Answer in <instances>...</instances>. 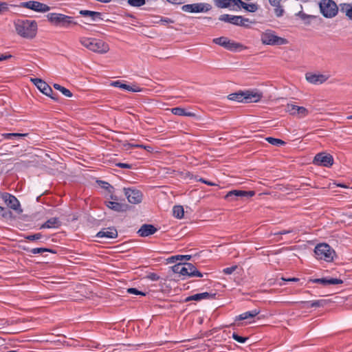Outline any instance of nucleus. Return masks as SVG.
Instances as JSON below:
<instances>
[{"label":"nucleus","instance_id":"f257e3e1","mask_svg":"<svg viewBox=\"0 0 352 352\" xmlns=\"http://www.w3.org/2000/svg\"><path fill=\"white\" fill-rule=\"evenodd\" d=\"M14 25L16 33L23 38L32 39L36 35L38 26L35 21L17 19Z\"/></svg>","mask_w":352,"mask_h":352},{"label":"nucleus","instance_id":"f03ea898","mask_svg":"<svg viewBox=\"0 0 352 352\" xmlns=\"http://www.w3.org/2000/svg\"><path fill=\"white\" fill-rule=\"evenodd\" d=\"M79 41L85 47L96 53L105 54L109 50V45L98 38L81 37Z\"/></svg>","mask_w":352,"mask_h":352},{"label":"nucleus","instance_id":"7ed1b4c3","mask_svg":"<svg viewBox=\"0 0 352 352\" xmlns=\"http://www.w3.org/2000/svg\"><path fill=\"white\" fill-rule=\"evenodd\" d=\"M48 21L55 26L68 28L77 23L73 21V17L61 13L51 12L47 14Z\"/></svg>","mask_w":352,"mask_h":352},{"label":"nucleus","instance_id":"20e7f679","mask_svg":"<svg viewBox=\"0 0 352 352\" xmlns=\"http://www.w3.org/2000/svg\"><path fill=\"white\" fill-rule=\"evenodd\" d=\"M172 270L175 274L189 277H202L203 274L197 270L196 267L190 263H177L172 267Z\"/></svg>","mask_w":352,"mask_h":352},{"label":"nucleus","instance_id":"39448f33","mask_svg":"<svg viewBox=\"0 0 352 352\" xmlns=\"http://www.w3.org/2000/svg\"><path fill=\"white\" fill-rule=\"evenodd\" d=\"M261 41L263 44L267 45H283L288 43V41L277 36L272 30H267L262 32Z\"/></svg>","mask_w":352,"mask_h":352},{"label":"nucleus","instance_id":"423d86ee","mask_svg":"<svg viewBox=\"0 0 352 352\" xmlns=\"http://www.w3.org/2000/svg\"><path fill=\"white\" fill-rule=\"evenodd\" d=\"M314 253L319 260L331 261L333 258L334 251L327 243H320L315 247Z\"/></svg>","mask_w":352,"mask_h":352},{"label":"nucleus","instance_id":"0eeeda50","mask_svg":"<svg viewBox=\"0 0 352 352\" xmlns=\"http://www.w3.org/2000/svg\"><path fill=\"white\" fill-rule=\"evenodd\" d=\"M320 9L324 16L332 18L335 16L339 10V6L332 0H322L320 3Z\"/></svg>","mask_w":352,"mask_h":352},{"label":"nucleus","instance_id":"6e6552de","mask_svg":"<svg viewBox=\"0 0 352 352\" xmlns=\"http://www.w3.org/2000/svg\"><path fill=\"white\" fill-rule=\"evenodd\" d=\"M213 43L230 51H241L245 48L242 44L234 42L224 36L214 38Z\"/></svg>","mask_w":352,"mask_h":352},{"label":"nucleus","instance_id":"1a4fd4ad","mask_svg":"<svg viewBox=\"0 0 352 352\" xmlns=\"http://www.w3.org/2000/svg\"><path fill=\"white\" fill-rule=\"evenodd\" d=\"M219 20L241 27H248V23H250V19L248 18L228 14H221L219 17Z\"/></svg>","mask_w":352,"mask_h":352},{"label":"nucleus","instance_id":"9d476101","mask_svg":"<svg viewBox=\"0 0 352 352\" xmlns=\"http://www.w3.org/2000/svg\"><path fill=\"white\" fill-rule=\"evenodd\" d=\"M254 195L255 191L254 190H232L225 195V199L228 201H235L244 198H250Z\"/></svg>","mask_w":352,"mask_h":352},{"label":"nucleus","instance_id":"9b49d317","mask_svg":"<svg viewBox=\"0 0 352 352\" xmlns=\"http://www.w3.org/2000/svg\"><path fill=\"white\" fill-rule=\"evenodd\" d=\"M212 6L208 3H198L186 4L182 6V10L189 13L204 12L210 10Z\"/></svg>","mask_w":352,"mask_h":352},{"label":"nucleus","instance_id":"f8f14e48","mask_svg":"<svg viewBox=\"0 0 352 352\" xmlns=\"http://www.w3.org/2000/svg\"><path fill=\"white\" fill-rule=\"evenodd\" d=\"M123 190L129 203L138 204L142 201L143 195L140 190L133 188H124Z\"/></svg>","mask_w":352,"mask_h":352},{"label":"nucleus","instance_id":"ddd939ff","mask_svg":"<svg viewBox=\"0 0 352 352\" xmlns=\"http://www.w3.org/2000/svg\"><path fill=\"white\" fill-rule=\"evenodd\" d=\"M19 6L21 8L32 10L35 12L43 13L48 12L50 10V7L47 5L36 1L21 2Z\"/></svg>","mask_w":352,"mask_h":352},{"label":"nucleus","instance_id":"4468645a","mask_svg":"<svg viewBox=\"0 0 352 352\" xmlns=\"http://www.w3.org/2000/svg\"><path fill=\"white\" fill-rule=\"evenodd\" d=\"M314 164L317 166L331 167L333 164V157L331 154L319 153L314 157Z\"/></svg>","mask_w":352,"mask_h":352},{"label":"nucleus","instance_id":"2eb2a0df","mask_svg":"<svg viewBox=\"0 0 352 352\" xmlns=\"http://www.w3.org/2000/svg\"><path fill=\"white\" fill-rule=\"evenodd\" d=\"M31 81L43 94L50 97L54 100H57V97L53 96L52 89L45 81L37 78H31Z\"/></svg>","mask_w":352,"mask_h":352},{"label":"nucleus","instance_id":"dca6fc26","mask_svg":"<svg viewBox=\"0 0 352 352\" xmlns=\"http://www.w3.org/2000/svg\"><path fill=\"white\" fill-rule=\"evenodd\" d=\"M286 112L299 118H303L309 114V111L304 107L297 106L294 104H287L285 107Z\"/></svg>","mask_w":352,"mask_h":352},{"label":"nucleus","instance_id":"f3484780","mask_svg":"<svg viewBox=\"0 0 352 352\" xmlns=\"http://www.w3.org/2000/svg\"><path fill=\"white\" fill-rule=\"evenodd\" d=\"M244 102H257L263 98V94L256 90H246L244 91Z\"/></svg>","mask_w":352,"mask_h":352},{"label":"nucleus","instance_id":"a211bd4d","mask_svg":"<svg viewBox=\"0 0 352 352\" xmlns=\"http://www.w3.org/2000/svg\"><path fill=\"white\" fill-rule=\"evenodd\" d=\"M309 283H319L324 286L329 285H339L343 283V280L336 278H309Z\"/></svg>","mask_w":352,"mask_h":352},{"label":"nucleus","instance_id":"6ab92c4d","mask_svg":"<svg viewBox=\"0 0 352 352\" xmlns=\"http://www.w3.org/2000/svg\"><path fill=\"white\" fill-rule=\"evenodd\" d=\"M306 80L314 85H320L327 81L329 78V76L321 74H306Z\"/></svg>","mask_w":352,"mask_h":352},{"label":"nucleus","instance_id":"aec40b11","mask_svg":"<svg viewBox=\"0 0 352 352\" xmlns=\"http://www.w3.org/2000/svg\"><path fill=\"white\" fill-rule=\"evenodd\" d=\"M2 198L7 206L10 208L14 210H18L19 209L20 203L14 195L6 192L2 195Z\"/></svg>","mask_w":352,"mask_h":352},{"label":"nucleus","instance_id":"412c9836","mask_svg":"<svg viewBox=\"0 0 352 352\" xmlns=\"http://www.w3.org/2000/svg\"><path fill=\"white\" fill-rule=\"evenodd\" d=\"M96 236L98 238L115 239L118 236V232L114 228H107L98 232Z\"/></svg>","mask_w":352,"mask_h":352},{"label":"nucleus","instance_id":"4be33fe9","mask_svg":"<svg viewBox=\"0 0 352 352\" xmlns=\"http://www.w3.org/2000/svg\"><path fill=\"white\" fill-rule=\"evenodd\" d=\"M157 230V228L151 224H144L138 231V234L142 237H146L155 234Z\"/></svg>","mask_w":352,"mask_h":352},{"label":"nucleus","instance_id":"5701e85b","mask_svg":"<svg viewBox=\"0 0 352 352\" xmlns=\"http://www.w3.org/2000/svg\"><path fill=\"white\" fill-rule=\"evenodd\" d=\"M111 85L112 86H113V87H119L120 89H125V90H127V91H132V92H140V91H141V88H140L139 87H138V86L131 87V86H130L129 85L123 83L120 80L113 81V82H111Z\"/></svg>","mask_w":352,"mask_h":352},{"label":"nucleus","instance_id":"b1692460","mask_svg":"<svg viewBox=\"0 0 352 352\" xmlns=\"http://www.w3.org/2000/svg\"><path fill=\"white\" fill-rule=\"evenodd\" d=\"M106 206L116 211V212H124L126 210V205L125 204H122L121 203H119V202H117V201H106Z\"/></svg>","mask_w":352,"mask_h":352},{"label":"nucleus","instance_id":"393cba45","mask_svg":"<svg viewBox=\"0 0 352 352\" xmlns=\"http://www.w3.org/2000/svg\"><path fill=\"white\" fill-rule=\"evenodd\" d=\"M79 14L83 16L90 17L92 21H96L98 19H102V14L99 12L81 10L79 12Z\"/></svg>","mask_w":352,"mask_h":352},{"label":"nucleus","instance_id":"a878e982","mask_svg":"<svg viewBox=\"0 0 352 352\" xmlns=\"http://www.w3.org/2000/svg\"><path fill=\"white\" fill-rule=\"evenodd\" d=\"M173 114L179 116L195 117L196 114L193 112L187 111L185 109L182 107H174L170 109Z\"/></svg>","mask_w":352,"mask_h":352},{"label":"nucleus","instance_id":"bb28decb","mask_svg":"<svg viewBox=\"0 0 352 352\" xmlns=\"http://www.w3.org/2000/svg\"><path fill=\"white\" fill-rule=\"evenodd\" d=\"M60 221L57 217H52L48 219L46 222L42 224L40 227L41 229L45 228H56L60 226Z\"/></svg>","mask_w":352,"mask_h":352},{"label":"nucleus","instance_id":"cd10ccee","mask_svg":"<svg viewBox=\"0 0 352 352\" xmlns=\"http://www.w3.org/2000/svg\"><path fill=\"white\" fill-rule=\"evenodd\" d=\"M342 14H345L349 19L352 20V4L351 3H340L339 10Z\"/></svg>","mask_w":352,"mask_h":352},{"label":"nucleus","instance_id":"c85d7f7f","mask_svg":"<svg viewBox=\"0 0 352 352\" xmlns=\"http://www.w3.org/2000/svg\"><path fill=\"white\" fill-rule=\"evenodd\" d=\"M259 313L260 311L256 309L252 311H246L237 316L236 317L235 320H244L249 318H253L255 316H256Z\"/></svg>","mask_w":352,"mask_h":352},{"label":"nucleus","instance_id":"c756f323","mask_svg":"<svg viewBox=\"0 0 352 352\" xmlns=\"http://www.w3.org/2000/svg\"><path fill=\"white\" fill-rule=\"evenodd\" d=\"M236 1L238 3V6H241L248 12H254L258 10V6L255 3H247L241 0H236Z\"/></svg>","mask_w":352,"mask_h":352},{"label":"nucleus","instance_id":"7c9ffc66","mask_svg":"<svg viewBox=\"0 0 352 352\" xmlns=\"http://www.w3.org/2000/svg\"><path fill=\"white\" fill-rule=\"evenodd\" d=\"M244 91L230 94L228 96V98L230 100L236 101L239 102H244Z\"/></svg>","mask_w":352,"mask_h":352},{"label":"nucleus","instance_id":"2f4dec72","mask_svg":"<svg viewBox=\"0 0 352 352\" xmlns=\"http://www.w3.org/2000/svg\"><path fill=\"white\" fill-rule=\"evenodd\" d=\"M1 135L6 140H11L13 138H19L26 137L28 135V133H2Z\"/></svg>","mask_w":352,"mask_h":352},{"label":"nucleus","instance_id":"473e14b6","mask_svg":"<svg viewBox=\"0 0 352 352\" xmlns=\"http://www.w3.org/2000/svg\"><path fill=\"white\" fill-rule=\"evenodd\" d=\"M173 216L177 219H182L184 217V211L182 206H175L173 208Z\"/></svg>","mask_w":352,"mask_h":352},{"label":"nucleus","instance_id":"72a5a7b5","mask_svg":"<svg viewBox=\"0 0 352 352\" xmlns=\"http://www.w3.org/2000/svg\"><path fill=\"white\" fill-rule=\"evenodd\" d=\"M215 4L219 8H228L231 2H234L236 5L238 4L236 0H214Z\"/></svg>","mask_w":352,"mask_h":352},{"label":"nucleus","instance_id":"f704fd0d","mask_svg":"<svg viewBox=\"0 0 352 352\" xmlns=\"http://www.w3.org/2000/svg\"><path fill=\"white\" fill-rule=\"evenodd\" d=\"M301 304H307L309 307H319L324 305V300H310V301H301Z\"/></svg>","mask_w":352,"mask_h":352},{"label":"nucleus","instance_id":"c9c22d12","mask_svg":"<svg viewBox=\"0 0 352 352\" xmlns=\"http://www.w3.org/2000/svg\"><path fill=\"white\" fill-rule=\"evenodd\" d=\"M54 87L55 89L60 91L65 96H67V97L72 96V94L69 89H67V88H65L58 84H54Z\"/></svg>","mask_w":352,"mask_h":352},{"label":"nucleus","instance_id":"e433bc0d","mask_svg":"<svg viewBox=\"0 0 352 352\" xmlns=\"http://www.w3.org/2000/svg\"><path fill=\"white\" fill-rule=\"evenodd\" d=\"M30 253L32 254H42L43 252H52L55 253L54 251H53L51 249L45 248H32L29 250Z\"/></svg>","mask_w":352,"mask_h":352},{"label":"nucleus","instance_id":"4c0bfd02","mask_svg":"<svg viewBox=\"0 0 352 352\" xmlns=\"http://www.w3.org/2000/svg\"><path fill=\"white\" fill-rule=\"evenodd\" d=\"M266 140L267 141L268 143H270L272 145H274V146H282V145L285 144V142L284 141H283L282 140L272 138V137L266 138Z\"/></svg>","mask_w":352,"mask_h":352},{"label":"nucleus","instance_id":"58836bf2","mask_svg":"<svg viewBox=\"0 0 352 352\" xmlns=\"http://www.w3.org/2000/svg\"><path fill=\"white\" fill-rule=\"evenodd\" d=\"M214 294H211L208 292H203L199 294H194V298H195L196 301L201 300L202 299L209 298L210 297L213 296Z\"/></svg>","mask_w":352,"mask_h":352},{"label":"nucleus","instance_id":"ea45409f","mask_svg":"<svg viewBox=\"0 0 352 352\" xmlns=\"http://www.w3.org/2000/svg\"><path fill=\"white\" fill-rule=\"evenodd\" d=\"M128 3L133 7H140L146 3L145 0H128Z\"/></svg>","mask_w":352,"mask_h":352},{"label":"nucleus","instance_id":"a19ab883","mask_svg":"<svg viewBox=\"0 0 352 352\" xmlns=\"http://www.w3.org/2000/svg\"><path fill=\"white\" fill-rule=\"evenodd\" d=\"M232 338L239 343H245L248 339V338L240 336L236 333H232Z\"/></svg>","mask_w":352,"mask_h":352},{"label":"nucleus","instance_id":"79ce46f5","mask_svg":"<svg viewBox=\"0 0 352 352\" xmlns=\"http://www.w3.org/2000/svg\"><path fill=\"white\" fill-rule=\"evenodd\" d=\"M42 236L43 235L41 233H36L34 234H30V235L25 236V239L28 241H32L41 239L42 238Z\"/></svg>","mask_w":352,"mask_h":352},{"label":"nucleus","instance_id":"37998d69","mask_svg":"<svg viewBox=\"0 0 352 352\" xmlns=\"http://www.w3.org/2000/svg\"><path fill=\"white\" fill-rule=\"evenodd\" d=\"M127 292L129 294H135V295H142V296H145V294L138 290L136 288H129L127 289Z\"/></svg>","mask_w":352,"mask_h":352},{"label":"nucleus","instance_id":"c03bdc74","mask_svg":"<svg viewBox=\"0 0 352 352\" xmlns=\"http://www.w3.org/2000/svg\"><path fill=\"white\" fill-rule=\"evenodd\" d=\"M236 268H237V266H236V265L231 266L229 267L224 268L223 270V272L226 274H232L236 270Z\"/></svg>","mask_w":352,"mask_h":352},{"label":"nucleus","instance_id":"a18cd8bd","mask_svg":"<svg viewBox=\"0 0 352 352\" xmlns=\"http://www.w3.org/2000/svg\"><path fill=\"white\" fill-rule=\"evenodd\" d=\"M160 22L164 25H166L168 24H171L174 23V21L170 18L167 17H162Z\"/></svg>","mask_w":352,"mask_h":352},{"label":"nucleus","instance_id":"49530a36","mask_svg":"<svg viewBox=\"0 0 352 352\" xmlns=\"http://www.w3.org/2000/svg\"><path fill=\"white\" fill-rule=\"evenodd\" d=\"M146 278L152 281H157L160 279V276L155 273H149Z\"/></svg>","mask_w":352,"mask_h":352},{"label":"nucleus","instance_id":"de8ad7c7","mask_svg":"<svg viewBox=\"0 0 352 352\" xmlns=\"http://www.w3.org/2000/svg\"><path fill=\"white\" fill-rule=\"evenodd\" d=\"M274 12L276 16H281L283 14V9L280 7V5L278 6H274Z\"/></svg>","mask_w":352,"mask_h":352},{"label":"nucleus","instance_id":"09e8293b","mask_svg":"<svg viewBox=\"0 0 352 352\" xmlns=\"http://www.w3.org/2000/svg\"><path fill=\"white\" fill-rule=\"evenodd\" d=\"M196 180L198 181V182H200L201 183H204V184H206L208 186H216L217 184L215 183H213L212 182H210V181H208L202 177H200V178H197L196 177Z\"/></svg>","mask_w":352,"mask_h":352},{"label":"nucleus","instance_id":"8fccbe9b","mask_svg":"<svg viewBox=\"0 0 352 352\" xmlns=\"http://www.w3.org/2000/svg\"><path fill=\"white\" fill-rule=\"evenodd\" d=\"M8 10V5L6 2L0 1V14Z\"/></svg>","mask_w":352,"mask_h":352},{"label":"nucleus","instance_id":"3c124183","mask_svg":"<svg viewBox=\"0 0 352 352\" xmlns=\"http://www.w3.org/2000/svg\"><path fill=\"white\" fill-rule=\"evenodd\" d=\"M131 146L133 148H143L148 151H150L152 149L151 146L143 144H131Z\"/></svg>","mask_w":352,"mask_h":352},{"label":"nucleus","instance_id":"603ef678","mask_svg":"<svg viewBox=\"0 0 352 352\" xmlns=\"http://www.w3.org/2000/svg\"><path fill=\"white\" fill-rule=\"evenodd\" d=\"M116 166L118 167H120V168H128V169H130L132 168V165L130 164H126V163H118L116 164Z\"/></svg>","mask_w":352,"mask_h":352},{"label":"nucleus","instance_id":"864d4df0","mask_svg":"<svg viewBox=\"0 0 352 352\" xmlns=\"http://www.w3.org/2000/svg\"><path fill=\"white\" fill-rule=\"evenodd\" d=\"M169 263H175L177 261H181L180 255H175L170 257L168 259Z\"/></svg>","mask_w":352,"mask_h":352},{"label":"nucleus","instance_id":"5fc2aeb1","mask_svg":"<svg viewBox=\"0 0 352 352\" xmlns=\"http://www.w3.org/2000/svg\"><path fill=\"white\" fill-rule=\"evenodd\" d=\"M282 0H269V2L272 6H278L280 4Z\"/></svg>","mask_w":352,"mask_h":352},{"label":"nucleus","instance_id":"6e6d98bb","mask_svg":"<svg viewBox=\"0 0 352 352\" xmlns=\"http://www.w3.org/2000/svg\"><path fill=\"white\" fill-rule=\"evenodd\" d=\"M0 215L3 217H6L8 216V212H6V209L0 206Z\"/></svg>","mask_w":352,"mask_h":352},{"label":"nucleus","instance_id":"4d7b16f0","mask_svg":"<svg viewBox=\"0 0 352 352\" xmlns=\"http://www.w3.org/2000/svg\"><path fill=\"white\" fill-rule=\"evenodd\" d=\"M103 184L104 186L102 187L108 190L109 192H111V189L113 188V186L107 182H103Z\"/></svg>","mask_w":352,"mask_h":352},{"label":"nucleus","instance_id":"13d9d810","mask_svg":"<svg viewBox=\"0 0 352 352\" xmlns=\"http://www.w3.org/2000/svg\"><path fill=\"white\" fill-rule=\"evenodd\" d=\"M166 1L173 4H182L184 3V0H166Z\"/></svg>","mask_w":352,"mask_h":352},{"label":"nucleus","instance_id":"bf43d9fd","mask_svg":"<svg viewBox=\"0 0 352 352\" xmlns=\"http://www.w3.org/2000/svg\"><path fill=\"white\" fill-rule=\"evenodd\" d=\"M282 280L287 282H297L299 280L297 278H282Z\"/></svg>","mask_w":352,"mask_h":352},{"label":"nucleus","instance_id":"052dcab7","mask_svg":"<svg viewBox=\"0 0 352 352\" xmlns=\"http://www.w3.org/2000/svg\"><path fill=\"white\" fill-rule=\"evenodd\" d=\"M293 232L292 230H283L281 231H280L278 234H289V233H292Z\"/></svg>","mask_w":352,"mask_h":352},{"label":"nucleus","instance_id":"680f3d73","mask_svg":"<svg viewBox=\"0 0 352 352\" xmlns=\"http://www.w3.org/2000/svg\"><path fill=\"white\" fill-rule=\"evenodd\" d=\"M11 57H12V55H10V54H9V55L1 54L0 56V61L4 60H7V59H8V58H10Z\"/></svg>","mask_w":352,"mask_h":352},{"label":"nucleus","instance_id":"e2e57ef3","mask_svg":"<svg viewBox=\"0 0 352 352\" xmlns=\"http://www.w3.org/2000/svg\"><path fill=\"white\" fill-rule=\"evenodd\" d=\"M181 261L183 259H186L187 261H189L191 258L190 255H180Z\"/></svg>","mask_w":352,"mask_h":352},{"label":"nucleus","instance_id":"0e129e2a","mask_svg":"<svg viewBox=\"0 0 352 352\" xmlns=\"http://www.w3.org/2000/svg\"><path fill=\"white\" fill-rule=\"evenodd\" d=\"M194 295L190 296L188 298H186V301H190V300H195V298H193Z\"/></svg>","mask_w":352,"mask_h":352},{"label":"nucleus","instance_id":"69168bd1","mask_svg":"<svg viewBox=\"0 0 352 352\" xmlns=\"http://www.w3.org/2000/svg\"><path fill=\"white\" fill-rule=\"evenodd\" d=\"M283 303H284V304H287V305H291V304H294V303H295V302H289V301H288V302H283Z\"/></svg>","mask_w":352,"mask_h":352},{"label":"nucleus","instance_id":"338daca9","mask_svg":"<svg viewBox=\"0 0 352 352\" xmlns=\"http://www.w3.org/2000/svg\"><path fill=\"white\" fill-rule=\"evenodd\" d=\"M347 119H348V120H352V115H351V116H349L347 117Z\"/></svg>","mask_w":352,"mask_h":352},{"label":"nucleus","instance_id":"774afa93","mask_svg":"<svg viewBox=\"0 0 352 352\" xmlns=\"http://www.w3.org/2000/svg\"><path fill=\"white\" fill-rule=\"evenodd\" d=\"M111 198L112 199H115V200L116 199V197H113V195H111Z\"/></svg>","mask_w":352,"mask_h":352}]
</instances>
